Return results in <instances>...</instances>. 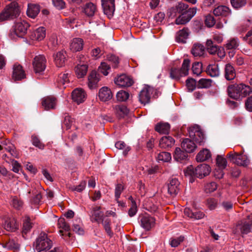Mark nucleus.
Instances as JSON below:
<instances>
[{
  "label": "nucleus",
  "mask_w": 252,
  "mask_h": 252,
  "mask_svg": "<svg viewBox=\"0 0 252 252\" xmlns=\"http://www.w3.org/2000/svg\"><path fill=\"white\" fill-rule=\"evenodd\" d=\"M211 171L210 166L206 164H201L194 168L192 166H190L185 170V174L186 176L196 177L200 179L209 174Z\"/></svg>",
  "instance_id": "obj_1"
},
{
  "label": "nucleus",
  "mask_w": 252,
  "mask_h": 252,
  "mask_svg": "<svg viewBox=\"0 0 252 252\" xmlns=\"http://www.w3.org/2000/svg\"><path fill=\"white\" fill-rule=\"evenodd\" d=\"M19 9L17 2H12L7 5L0 13V22L12 20L18 16Z\"/></svg>",
  "instance_id": "obj_2"
},
{
  "label": "nucleus",
  "mask_w": 252,
  "mask_h": 252,
  "mask_svg": "<svg viewBox=\"0 0 252 252\" xmlns=\"http://www.w3.org/2000/svg\"><path fill=\"white\" fill-rule=\"evenodd\" d=\"M190 67V61L186 59L184 60L181 68L173 67L170 71V77L173 79L179 80L182 77L188 75Z\"/></svg>",
  "instance_id": "obj_3"
},
{
  "label": "nucleus",
  "mask_w": 252,
  "mask_h": 252,
  "mask_svg": "<svg viewBox=\"0 0 252 252\" xmlns=\"http://www.w3.org/2000/svg\"><path fill=\"white\" fill-rule=\"evenodd\" d=\"M52 242L45 233H41L37 238L35 243V248L38 252L46 251L52 246Z\"/></svg>",
  "instance_id": "obj_4"
},
{
  "label": "nucleus",
  "mask_w": 252,
  "mask_h": 252,
  "mask_svg": "<svg viewBox=\"0 0 252 252\" xmlns=\"http://www.w3.org/2000/svg\"><path fill=\"white\" fill-rule=\"evenodd\" d=\"M30 26V24L26 21L18 20L14 23L13 26V32L16 36L23 37L27 33L28 29Z\"/></svg>",
  "instance_id": "obj_5"
},
{
  "label": "nucleus",
  "mask_w": 252,
  "mask_h": 252,
  "mask_svg": "<svg viewBox=\"0 0 252 252\" xmlns=\"http://www.w3.org/2000/svg\"><path fill=\"white\" fill-rule=\"evenodd\" d=\"M227 157L238 165L247 166L250 163V160L246 155L229 153L227 154Z\"/></svg>",
  "instance_id": "obj_6"
},
{
  "label": "nucleus",
  "mask_w": 252,
  "mask_h": 252,
  "mask_svg": "<svg viewBox=\"0 0 252 252\" xmlns=\"http://www.w3.org/2000/svg\"><path fill=\"white\" fill-rule=\"evenodd\" d=\"M46 59L44 55H39L34 57L32 62L33 69L36 73L43 72L46 68Z\"/></svg>",
  "instance_id": "obj_7"
},
{
  "label": "nucleus",
  "mask_w": 252,
  "mask_h": 252,
  "mask_svg": "<svg viewBox=\"0 0 252 252\" xmlns=\"http://www.w3.org/2000/svg\"><path fill=\"white\" fill-rule=\"evenodd\" d=\"M139 219L141 226L146 230H149L155 225V219L149 214H142Z\"/></svg>",
  "instance_id": "obj_8"
},
{
  "label": "nucleus",
  "mask_w": 252,
  "mask_h": 252,
  "mask_svg": "<svg viewBox=\"0 0 252 252\" xmlns=\"http://www.w3.org/2000/svg\"><path fill=\"white\" fill-rule=\"evenodd\" d=\"M189 135L200 145H202L204 142L205 135L198 126L190 128L189 130Z\"/></svg>",
  "instance_id": "obj_9"
},
{
  "label": "nucleus",
  "mask_w": 252,
  "mask_h": 252,
  "mask_svg": "<svg viewBox=\"0 0 252 252\" xmlns=\"http://www.w3.org/2000/svg\"><path fill=\"white\" fill-rule=\"evenodd\" d=\"M168 192L172 196H176L180 189V183L176 178H172L167 183Z\"/></svg>",
  "instance_id": "obj_10"
},
{
  "label": "nucleus",
  "mask_w": 252,
  "mask_h": 252,
  "mask_svg": "<svg viewBox=\"0 0 252 252\" xmlns=\"http://www.w3.org/2000/svg\"><path fill=\"white\" fill-rule=\"evenodd\" d=\"M46 36V30L43 27H40L32 31L29 34V38L32 41H41Z\"/></svg>",
  "instance_id": "obj_11"
},
{
  "label": "nucleus",
  "mask_w": 252,
  "mask_h": 252,
  "mask_svg": "<svg viewBox=\"0 0 252 252\" xmlns=\"http://www.w3.org/2000/svg\"><path fill=\"white\" fill-rule=\"evenodd\" d=\"M90 216L92 222H96L99 223L104 218V213L101 211L100 206H94L91 209Z\"/></svg>",
  "instance_id": "obj_12"
},
{
  "label": "nucleus",
  "mask_w": 252,
  "mask_h": 252,
  "mask_svg": "<svg viewBox=\"0 0 252 252\" xmlns=\"http://www.w3.org/2000/svg\"><path fill=\"white\" fill-rule=\"evenodd\" d=\"M153 90L152 87L146 86L141 91L139 94V99L141 103L145 104L149 102L151 94Z\"/></svg>",
  "instance_id": "obj_13"
},
{
  "label": "nucleus",
  "mask_w": 252,
  "mask_h": 252,
  "mask_svg": "<svg viewBox=\"0 0 252 252\" xmlns=\"http://www.w3.org/2000/svg\"><path fill=\"white\" fill-rule=\"evenodd\" d=\"M58 227L60 228V233L64 237V239L66 237H70V233L69 232L70 227L69 225L65 222L64 218H60L58 221Z\"/></svg>",
  "instance_id": "obj_14"
},
{
  "label": "nucleus",
  "mask_w": 252,
  "mask_h": 252,
  "mask_svg": "<svg viewBox=\"0 0 252 252\" xmlns=\"http://www.w3.org/2000/svg\"><path fill=\"white\" fill-rule=\"evenodd\" d=\"M86 97V94L82 89H75L72 93V98L73 100L78 104L83 102Z\"/></svg>",
  "instance_id": "obj_15"
},
{
  "label": "nucleus",
  "mask_w": 252,
  "mask_h": 252,
  "mask_svg": "<svg viewBox=\"0 0 252 252\" xmlns=\"http://www.w3.org/2000/svg\"><path fill=\"white\" fill-rule=\"evenodd\" d=\"M25 77L26 74L22 66L19 64L15 63L13 67L12 79L15 81H18Z\"/></svg>",
  "instance_id": "obj_16"
},
{
  "label": "nucleus",
  "mask_w": 252,
  "mask_h": 252,
  "mask_svg": "<svg viewBox=\"0 0 252 252\" xmlns=\"http://www.w3.org/2000/svg\"><path fill=\"white\" fill-rule=\"evenodd\" d=\"M115 83L121 87H129L133 84L132 80L125 74H122L115 79Z\"/></svg>",
  "instance_id": "obj_17"
},
{
  "label": "nucleus",
  "mask_w": 252,
  "mask_h": 252,
  "mask_svg": "<svg viewBox=\"0 0 252 252\" xmlns=\"http://www.w3.org/2000/svg\"><path fill=\"white\" fill-rule=\"evenodd\" d=\"M57 103V99L52 96L45 97L42 99V106L46 110L55 109Z\"/></svg>",
  "instance_id": "obj_18"
},
{
  "label": "nucleus",
  "mask_w": 252,
  "mask_h": 252,
  "mask_svg": "<svg viewBox=\"0 0 252 252\" xmlns=\"http://www.w3.org/2000/svg\"><path fill=\"white\" fill-rule=\"evenodd\" d=\"M66 54L64 50H61L54 55V62L56 65L58 67H61L64 65Z\"/></svg>",
  "instance_id": "obj_19"
},
{
  "label": "nucleus",
  "mask_w": 252,
  "mask_h": 252,
  "mask_svg": "<svg viewBox=\"0 0 252 252\" xmlns=\"http://www.w3.org/2000/svg\"><path fill=\"white\" fill-rule=\"evenodd\" d=\"M227 94L229 97L235 99L241 98L239 84H233L229 85L227 89Z\"/></svg>",
  "instance_id": "obj_20"
},
{
  "label": "nucleus",
  "mask_w": 252,
  "mask_h": 252,
  "mask_svg": "<svg viewBox=\"0 0 252 252\" xmlns=\"http://www.w3.org/2000/svg\"><path fill=\"white\" fill-rule=\"evenodd\" d=\"M104 12L108 16H111L115 11L114 0H101Z\"/></svg>",
  "instance_id": "obj_21"
},
{
  "label": "nucleus",
  "mask_w": 252,
  "mask_h": 252,
  "mask_svg": "<svg viewBox=\"0 0 252 252\" xmlns=\"http://www.w3.org/2000/svg\"><path fill=\"white\" fill-rule=\"evenodd\" d=\"M181 147L187 153L194 152L196 148V144L193 141L189 138H186L182 141Z\"/></svg>",
  "instance_id": "obj_22"
},
{
  "label": "nucleus",
  "mask_w": 252,
  "mask_h": 252,
  "mask_svg": "<svg viewBox=\"0 0 252 252\" xmlns=\"http://www.w3.org/2000/svg\"><path fill=\"white\" fill-rule=\"evenodd\" d=\"M112 96L111 90L107 87H103L99 91L98 96L102 101L110 100L112 98Z\"/></svg>",
  "instance_id": "obj_23"
},
{
  "label": "nucleus",
  "mask_w": 252,
  "mask_h": 252,
  "mask_svg": "<svg viewBox=\"0 0 252 252\" xmlns=\"http://www.w3.org/2000/svg\"><path fill=\"white\" fill-rule=\"evenodd\" d=\"M175 143L174 138L170 136H163L159 140V146L163 149L171 148Z\"/></svg>",
  "instance_id": "obj_24"
},
{
  "label": "nucleus",
  "mask_w": 252,
  "mask_h": 252,
  "mask_svg": "<svg viewBox=\"0 0 252 252\" xmlns=\"http://www.w3.org/2000/svg\"><path fill=\"white\" fill-rule=\"evenodd\" d=\"M252 226V221L251 223L247 221H242L239 223L236 226V230L237 232H240L243 234H247L251 231Z\"/></svg>",
  "instance_id": "obj_25"
},
{
  "label": "nucleus",
  "mask_w": 252,
  "mask_h": 252,
  "mask_svg": "<svg viewBox=\"0 0 252 252\" xmlns=\"http://www.w3.org/2000/svg\"><path fill=\"white\" fill-rule=\"evenodd\" d=\"M99 81V74L95 71H93L88 77V86L91 89L95 88Z\"/></svg>",
  "instance_id": "obj_26"
},
{
  "label": "nucleus",
  "mask_w": 252,
  "mask_h": 252,
  "mask_svg": "<svg viewBox=\"0 0 252 252\" xmlns=\"http://www.w3.org/2000/svg\"><path fill=\"white\" fill-rule=\"evenodd\" d=\"M83 45L84 41L82 38H75L70 43V48L73 52L79 51L83 49Z\"/></svg>",
  "instance_id": "obj_27"
},
{
  "label": "nucleus",
  "mask_w": 252,
  "mask_h": 252,
  "mask_svg": "<svg viewBox=\"0 0 252 252\" xmlns=\"http://www.w3.org/2000/svg\"><path fill=\"white\" fill-rule=\"evenodd\" d=\"M18 224L14 218L7 219L3 224L5 229L7 231H14L18 229Z\"/></svg>",
  "instance_id": "obj_28"
},
{
  "label": "nucleus",
  "mask_w": 252,
  "mask_h": 252,
  "mask_svg": "<svg viewBox=\"0 0 252 252\" xmlns=\"http://www.w3.org/2000/svg\"><path fill=\"white\" fill-rule=\"evenodd\" d=\"M189 34V29L184 28L176 33V40L178 42L185 43Z\"/></svg>",
  "instance_id": "obj_29"
},
{
  "label": "nucleus",
  "mask_w": 252,
  "mask_h": 252,
  "mask_svg": "<svg viewBox=\"0 0 252 252\" xmlns=\"http://www.w3.org/2000/svg\"><path fill=\"white\" fill-rule=\"evenodd\" d=\"M188 157V153L184 152L180 148H176L174 154V159L179 162L185 161Z\"/></svg>",
  "instance_id": "obj_30"
},
{
  "label": "nucleus",
  "mask_w": 252,
  "mask_h": 252,
  "mask_svg": "<svg viewBox=\"0 0 252 252\" xmlns=\"http://www.w3.org/2000/svg\"><path fill=\"white\" fill-rule=\"evenodd\" d=\"M206 48L207 51L212 55L217 54L219 55V46L212 40H207L206 41Z\"/></svg>",
  "instance_id": "obj_31"
},
{
  "label": "nucleus",
  "mask_w": 252,
  "mask_h": 252,
  "mask_svg": "<svg viewBox=\"0 0 252 252\" xmlns=\"http://www.w3.org/2000/svg\"><path fill=\"white\" fill-rule=\"evenodd\" d=\"M69 74L68 73H61L57 80V84L59 87L65 88L66 87V84L69 82Z\"/></svg>",
  "instance_id": "obj_32"
},
{
  "label": "nucleus",
  "mask_w": 252,
  "mask_h": 252,
  "mask_svg": "<svg viewBox=\"0 0 252 252\" xmlns=\"http://www.w3.org/2000/svg\"><path fill=\"white\" fill-rule=\"evenodd\" d=\"M40 11L39 6L36 4H30L27 11V15L32 18H35Z\"/></svg>",
  "instance_id": "obj_33"
},
{
  "label": "nucleus",
  "mask_w": 252,
  "mask_h": 252,
  "mask_svg": "<svg viewBox=\"0 0 252 252\" xmlns=\"http://www.w3.org/2000/svg\"><path fill=\"white\" fill-rule=\"evenodd\" d=\"M170 128V125L167 123H159L155 126V130L160 134L168 133Z\"/></svg>",
  "instance_id": "obj_34"
},
{
  "label": "nucleus",
  "mask_w": 252,
  "mask_h": 252,
  "mask_svg": "<svg viewBox=\"0 0 252 252\" xmlns=\"http://www.w3.org/2000/svg\"><path fill=\"white\" fill-rule=\"evenodd\" d=\"M224 75L226 79L227 80H231L235 77V71L231 64L229 63L226 64Z\"/></svg>",
  "instance_id": "obj_35"
},
{
  "label": "nucleus",
  "mask_w": 252,
  "mask_h": 252,
  "mask_svg": "<svg viewBox=\"0 0 252 252\" xmlns=\"http://www.w3.org/2000/svg\"><path fill=\"white\" fill-rule=\"evenodd\" d=\"M205 51L204 46L201 44L196 43L193 46L191 49V53L194 57H200L202 56Z\"/></svg>",
  "instance_id": "obj_36"
},
{
  "label": "nucleus",
  "mask_w": 252,
  "mask_h": 252,
  "mask_svg": "<svg viewBox=\"0 0 252 252\" xmlns=\"http://www.w3.org/2000/svg\"><path fill=\"white\" fill-rule=\"evenodd\" d=\"M211 156V154L209 150L204 149L199 152L196 157V159L198 162H202L209 159Z\"/></svg>",
  "instance_id": "obj_37"
},
{
  "label": "nucleus",
  "mask_w": 252,
  "mask_h": 252,
  "mask_svg": "<svg viewBox=\"0 0 252 252\" xmlns=\"http://www.w3.org/2000/svg\"><path fill=\"white\" fill-rule=\"evenodd\" d=\"M207 73L211 77H217L219 75L220 70L218 64H212L208 66Z\"/></svg>",
  "instance_id": "obj_38"
},
{
  "label": "nucleus",
  "mask_w": 252,
  "mask_h": 252,
  "mask_svg": "<svg viewBox=\"0 0 252 252\" xmlns=\"http://www.w3.org/2000/svg\"><path fill=\"white\" fill-rule=\"evenodd\" d=\"M188 8V5L185 3L180 2L178 3V4L177 5L176 7H172L171 8V11H173L174 12V14L172 15L171 14L170 15V16L171 18H174L176 16L177 12L179 13H185V10H186Z\"/></svg>",
  "instance_id": "obj_39"
},
{
  "label": "nucleus",
  "mask_w": 252,
  "mask_h": 252,
  "mask_svg": "<svg viewBox=\"0 0 252 252\" xmlns=\"http://www.w3.org/2000/svg\"><path fill=\"white\" fill-rule=\"evenodd\" d=\"M115 113L120 117H124L128 113V109L123 105H118L114 107Z\"/></svg>",
  "instance_id": "obj_40"
},
{
  "label": "nucleus",
  "mask_w": 252,
  "mask_h": 252,
  "mask_svg": "<svg viewBox=\"0 0 252 252\" xmlns=\"http://www.w3.org/2000/svg\"><path fill=\"white\" fill-rule=\"evenodd\" d=\"M239 45V41L237 38H232L228 40L225 45L226 50H235Z\"/></svg>",
  "instance_id": "obj_41"
},
{
  "label": "nucleus",
  "mask_w": 252,
  "mask_h": 252,
  "mask_svg": "<svg viewBox=\"0 0 252 252\" xmlns=\"http://www.w3.org/2000/svg\"><path fill=\"white\" fill-rule=\"evenodd\" d=\"M96 11L95 5L92 3L89 2L87 3L84 8V11L86 15L88 16H93Z\"/></svg>",
  "instance_id": "obj_42"
},
{
  "label": "nucleus",
  "mask_w": 252,
  "mask_h": 252,
  "mask_svg": "<svg viewBox=\"0 0 252 252\" xmlns=\"http://www.w3.org/2000/svg\"><path fill=\"white\" fill-rule=\"evenodd\" d=\"M239 87L241 97H246L252 93V88L248 85L242 83L239 84Z\"/></svg>",
  "instance_id": "obj_43"
},
{
  "label": "nucleus",
  "mask_w": 252,
  "mask_h": 252,
  "mask_svg": "<svg viewBox=\"0 0 252 252\" xmlns=\"http://www.w3.org/2000/svg\"><path fill=\"white\" fill-rule=\"evenodd\" d=\"M88 66L85 64L78 65L76 67L75 71L78 78H82L84 76L87 72Z\"/></svg>",
  "instance_id": "obj_44"
},
{
  "label": "nucleus",
  "mask_w": 252,
  "mask_h": 252,
  "mask_svg": "<svg viewBox=\"0 0 252 252\" xmlns=\"http://www.w3.org/2000/svg\"><path fill=\"white\" fill-rule=\"evenodd\" d=\"M212 80L210 79L202 78L197 83L198 88H208L211 86Z\"/></svg>",
  "instance_id": "obj_45"
},
{
  "label": "nucleus",
  "mask_w": 252,
  "mask_h": 252,
  "mask_svg": "<svg viewBox=\"0 0 252 252\" xmlns=\"http://www.w3.org/2000/svg\"><path fill=\"white\" fill-rule=\"evenodd\" d=\"M157 158L158 161L168 162L171 160V156L169 153L162 152L158 155Z\"/></svg>",
  "instance_id": "obj_46"
},
{
  "label": "nucleus",
  "mask_w": 252,
  "mask_h": 252,
  "mask_svg": "<svg viewBox=\"0 0 252 252\" xmlns=\"http://www.w3.org/2000/svg\"><path fill=\"white\" fill-rule=\"evenodd\" d=\"M110 222L111 220L110 219L104 218H103L102 220L100 221V222L102 224L104 228L105 229L107 233L109 236L111 237L113 235V232L111 230Z\"/></svg>",
  "instance_id": "obj_47"
},
{
  "label": "nucleus",
  "mask_w": 252,
  "mask_h": 252,
  "mask_svg": "<svg viewBox=\"0 0 252 252\" xmlns=\"http://www.w3.org/2000/svg\"><path fill=\"white\" fill-rule=\"evenodd\" d=\"M192 71L194 74L199 75L202 71V64L200 62H195L192 66Z\"/></svg>",
  "instance_id": "obj_48"
},
{
  "label": "nucleus",
  "mask_w": 252,
  "mask_h": 252,
  "mask_svg": "<svg viewBox=\"0 0 252 252\" xmlns=\"http://www.w3.org/2000/svg\"><path fill=\"white\" fill-rule=\"evenodd\" d=\"M129 96L128 92L122 90L117 93L116 97L119 101H125L128 98Z\"/></svg>",
  "instance_id": "obj_49"
},
{
  "label": "nucleus",
  "mask_w": 252,
  "mask_h": 252,
  "mask_svg": "<svg viewBox=\"0 0 252 252\" xmlns=\"http://www.w3.org/2000/svg\"><path fill=\"white\" fill-rule=\"evenodd\" d=\"M190 21L189 18L184 13L179 16L175 21L177 25H184Z\"/></svg>",
  "instance_id": "obj_50"
},
{
  "label": "nucleus",
  "mask_w": 252,
  "mask_h": 252,
  "mask_svg": "<svg viewBox=\"0 0 252 252\" xmlns=\"http://www.w3.org/2000/svg\"><path fill=\"white\" fill-rule=\"evenodd\" d=\"M215 176L216 178H220L219 175L220 170V156L218 155L215 159Z\"/></svg>",
  "instance_id": "obj_51"
},
{
  "label": "nucleus",
  "mask_w": 252,
  "mask_h": 252,
  "mask_svg": "<svg viewBox=\"0 0 252 252\" xmlns=\"http://www.w3.org/2000/svg\"><path fill=\"white\" fill-rule=\"evenodd\" d=\"M124 189V186L122 184H118L116 185L115 189V200L119 199L122 192Z\"/></svg>",
  "instance_id": "obj_52"
},
{
  "label": "nucleus",
  "mask_w": 252,
  "mask_h": 252,
  "mask_svg": "<svg viewBox=\"0 0 252 252\" xmlns=\"http://www.w3.org/2000/svg\"><path fill=\"white\" fill-rule=\"evenodd\" d=\"M230 2L234 8L238 9L245 5L247 0H230Z\"/></svg>",
  "instance_id": "obj_53"
},
{
  "label": "nucleus",
  "mask_w": 252,
  "mask_h": 252,
  "mask_svg": "<svg viewBox=\"0 0 252 252\" xmlns=\"http://www.w3.org/2000/svg\"><path fill=\"white\" fill-rule=\"evenodd\" d=\"M186 86L189 91H193L197 87L195 80L192 78L187 79L186 81Z\"/></svg>",
  "instance_id": "obj_54"
},
{
  "label": "nucleus",
  "mask_w": 252,
  "mask_h": 252,
  "mask_svg": "<svg viewBox=\"0 0 252 252\" xmlns=\"http://www.w3.org/2000/svg\"><path fill=\"white\" fill-rule=\"evenodd\" d=\"M32 227V223L30 221L29 218H26L23 223V233L26 234L27 233Z\"/></svg>",
  "instance_id": "obj_55"
},
{
  "label": "nucleus",
  "mask_w": 252,
  "mask_h": 252,
  "mask_svg": "<svg viewBox=\"0 0 252 252\" xmlns=\"http://www.w3.org/2000/svg\"><path fill=\"white\" fill-rule=\"evenodd\" d=\"M110 69V65L107 64L106 63H101L98 68L99 71L105 76H106L108 74V71Z\"/></svg>",
  "instance_id": "obj_56"
},
{
  "label": "nucleus",
  "mask_w": 252,
  "mask_h": 252,
  "mask_svg": "<svg viewBox=\"0 0 252 252\" xmlns=\"http://www.w3.org/2000/svg\"><path fill=\"white\" fill-rule=\"evenodd\" d=\"M5 247L9 250H18L19 245L13 240H10L5 244Z\"/></svg>",
  "instance_id": "obj_57"
},
{
  "label": "nucleus",
  "mask_w": 252,
  "mask_h": 252,
  "mask_svg": "<svg viewBox=\"0 0 252 252\" xmlns=\"http://www.w3.org/2000/svg\"><path fill=\"white\" fill-rule=\"evenodd\" d=\"M32 193L34 196L31 199L32 203L35 204H38L40 203L42 198L41 193L37 190L33 191Z\"/></svg>",
  "instance_id": "obj_58"
},
{
  "label": "nucleus",
  "mask_w": 252,
  "mask_h": 252,
  "mask_svg": "<svg viewBox=\"0 0 252 252\" xmlns=\"http://www.w3.org/2000/svg\"><path fill=\"white\" fill-rule=\"evenodd\" d=\"M217 189V185L214 182H212L208 183L205 186V190L206 192H212L214 191Z\"/></svg>",
  "instance_id": "obj_59"
},
{
  "label": "nucleus",
  "mask_w": 252,
  "mask_h": 252,
  "mask_svg": "<svg viewBox=\"0 0 252 252\" xmlns=\"http://www.w3.org/2000/svg\"><path fill=\"white\" fill-rule=\"evenodd\" d=\"M73 123V120L70 116L67 115L64 117L63 122V126H65L66 129L71 128V125Z\"/></svg>",
  "instance_id": "obj_60"
},
{
  "label": "nucleus",
  "mask_w": 252,
  "mask_h": 252,
  "mask_svg": "<svg viewBox=\"0 0 252 252\" xmlns=\"http://www.w3.org/2000/svg\"><path fill=\"white\" fill-rule=\"evenodd\" d=\"M32 144L40 149H43L44 145L40 142L38 138L35 135H32Z\"/></svg>",
  "instance_id": "obj_61"
},
{
  "label": "nucleus",
  "mask_w": 252,
  "mask_h": 252,
  "mask_svg": "<svg viewBox=\"0 0 252 252\" xmlns=\"http://www.w3.org/2000/svg\"><path fill=\"white\" fill-rule=\"evenodd\" d=\"M86 186V181H83L80 182V184L76 186H72L70 188L72 191H76L77 192L82 191Z\"/></svg>",
  "instance_id": "obj_62"
},
{
  "label": "nucleus",
  "mask_w": 252,
  "mask_h": 252,
  "mask_svg": "<svg viewBox=\"0 0 252 252\" xmlns=\"http://www.w3.org/2000/svg\"><path fill=\"white\" fill-rule=\"evenodd\" d=\"M215 21L216 20L212 16L208 15L205 17V24L208 27L210 28L215 25Z\"/></svg>",
  "instance_id": "obj_63"
},
{
  "label": "nucleus",
  "mask_w": 252,
  "mask_h": 252,
  "mask_svg": "<svg viewBox=\"0 0 252 252\" xmlns=\"http://www.w3.org/2000/svg\"><path fill=\"white\" fill-rule=\"evenodd\" d=\"M12 205L17 209H20L22 207L23 202L17 197H14L12 200Z\"/></svg>",
  "instance_id": "obj_64"
}]
</instances>
